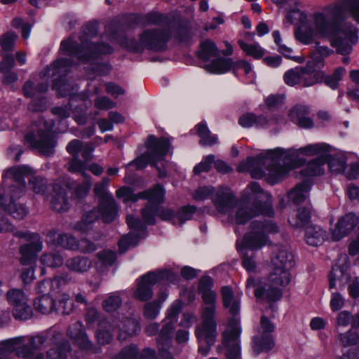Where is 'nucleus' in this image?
Wrapping results in <instances>:
<instances>
[{
  "label": "nucleus",
  "instance_id": "1",
  "mask_svg": "<svg viewBox=\"0 0 359 359\" xmlns=\"http://www.w3.org/2000/svg\"><path fill=\"white\" fill-rule=\"evenodd\" d=\"M98 33L97 22L86 24L79 36L80 43L75 38L62 40L60 43V53L61 56L56 59L48 68L46 75L53 79V88L61 97L69 96V107H56L52 109V112L60 119H65L70 115V108L73 107L75 100H85L88 97L86 94H76L77 86H72L65 77L69 69L76 65L75 60L79 62L89 63L92 71L97 75H104L109 72L108 65L97 62L99 56L102 54H110L113 48L107 43H98L94 38Z\"/></svg>",
  "mask_w": 359,
  "mask_h": 359
},
{
  "label": "nucleus",
  "instance_id": "2",
  "mask_svg": "<svg viewBox=\"0 0 359 359\" xmlns=\"http://www.w3.org/2000/svg\"><path fill=\"white\" fill-rule=\"evenodd\" d=\"M298 154L324 158L325 163H327L329 170L333 175L343 173L346 167V160L344 156L336 154L333 148L326 143H316L308 144L297 151L276 149L264 156H259L257 161L265 165L264 171L255 169L251 172L252 177H265L269 183L276 184L286 176L291 169L302 163L301 160H297Z\"/></svg>",
  "mask_w": 359,
  "mask_h": 359
},
{
  "label": "nucleus",
  "instance_id": "3",
  "mask_svg": "<svg viewBox=\"0 0 359 359\" xmlns=\"http://www.w3.org/2000/svg\"><path fill=\"white\" fill-rule=\"evenodd\" d=\"M33 170L27 165H19L6 170L3 175V187L0 188V207L17 219H24L29 213L28 208L20 201L25 194V177L32 175ZM13 231L6 218L0 217V232Z\"/></svg>",
  "mask_w": 359,
  "mask_h": 359
},
{
  "label": "nucleus",
  "instance_id": "4",
  "mask_svg": "<svg viewBox=\"0 0 359 359\" xmlns=\"http://www.w3.org/2000/svg\"><path fill=\"white\" fill-rule=\"evenodd\" d=\"M315 29L299 28L295 32L296 39L304 44L311 43L316 34L332 39L331 44L337 48L339 54L346 55L352 51V46L348 43L355 32L353 26L347 24L337 25L326 18L322 13L314 15Z\"/></svg>",
  "mask_w": 359,
  "mask_h": 359
},
{
  "label": "nucleus",
  "instance_id": "5",
  "mask_svg": "<svg viewBox=\"0 0 359 359\" xmlns=\"http://www.w3.org/2000/svg\"><path fill=\"white\" fill-rule=\"evenodd\" d=\"M69 280V276L66 273L39 283L36 291L41 295L34 302L36 310L43 314L54 311L62 315L70 314L74 309V304L69 295L63 292L64 285Z\"/></svg>",
  "mask_w": 359,
  "mask_h": 359
},
{
  "label": "nucleus",
  "instance_id": "6",
  "mask_svg": "<svg viewBox=\"0 0 359 359\" xmlns=\"http://www.w3.org/2000/svg\"><path fill=\"white\" fill-rule=\"evenodd\" d=\"M248 189L251 193H248V196L244 194L242 196L245 204L236 212V223L244 224L259 215L273 217L274 210L272 207L271 196L268 192L263 191L257 182L250 183Z\"/></svg>",
  "mask_w": 359,
  "mask_h": 359
},
{
  "label": "nucleus",
  "instance_id": "7",
  "mask_svg": "<svg viewBox=\"0 0 359 359\" xmlns=\"http://www.w3.org/2000/svg\"><path fill=\"white\" fill-rule=\"evenodd\" d=\"M53 331L46 335L19 336L0 342V359H8L10 354L15 352L24 359H43L40 348L48 340L55 337Z\"/></svg>",
  "mask_w": 359,
  "mask_h": 359
},
{
  "label": "nucleus",
  "instance_id": "8",
  "mask_svg": "<svg viewBox=\"0 0 359 359\" xmlns=\"http://www.w3.org/2000/svg\"><path fill=\"white\" fill-rule=\"evenodd\" d=\"M290 269H273L269 274V283H263L255 278H248L247 288L255 287V295L257 299L276 302L282 297L279 287H285L291 280Z\"/></svg>",
  "mask_w": 359,
  "mask_h": 359
},
{
  "label": "nucleus",
  "instance_id": "9",
  "mask_svg": "<svg viewBox=\"0 0 359 359\" xmlns=\"http://www.w3.org/2000/svg\"><path fill=\"white\" fill-rule=\"evenodd\" d=\"M67 128L66 123H62L61 128L54 129L52 121L48 122L41 119L32 126V130L25 135V139L30 147L38 149L43 155L49 156L53 154L56 145L53 133L65 132Z\"/></svg>",
  "mask_w": 359,
  "mask_h": 359
},
{
  "label": "nucleus",
  "instance_id": "10",
  "mask_svg": "<svg viewBox=\"0 0 359 359\" xmlns=\"http://www.w3.org/2000/svg\"><path fill=\"white\" fill-rule=\"evenodd\" d=\"M145 145L147 151L136 158V170L142 169L150 165L157 169L160 178L165 177L167 172L164 168V163L162 165V168L158 166L157 163L163 161L165 156L168 154L170 148L169 141L164 137L156 139L154 135H149Z\"/></svg>",
  "mask_w": 359,
  "mask_h": 359
},
{
  "label": "nucleus",
  "instance_id": "11",
  "mask_svg": "<svg viewBox=\"0 0 359 359\" xmlns=\"http://www.w3.org/2000/svg\"><path fill=\"white\" fill-rule=\"evenodd\" d=\"M251 230L243 238L245 248L257 250L266 245L269 241V234L278 233V225L271 219L254 220L250 224Z\"/></svg>",
  "mask_w": 359,
  "mask_h": 359
},
{
  "label": "nucleus",
  "instance_id": "12",
  "mask_svg": "<svg viewBox=\"0 0 359 359\" xmlns=\"http://www.w3.org/2000/svg\"><path fill=\"white\" fill-rule=\"evenodd\" d=\"M175 22H170L161 28L146 30L140 36V46L136 45V52L142 46L151 50L161 52L167 48V43L175 34Z\"/></svg>",
  "mask_w": 359,
  "mask_h": 359
},
{
  "label": "nucleus",
  "instance_id": "13",
  "mask_svg": "<svg viewBox=\"0 0 359 359\" xmlns=\"http://www.w3.org/2000/svg\"><path fill=\"white\" fill-rule=\"evenodd\" d=\"M109 179L102 178L94 187V193L100 198L99 212L104 222L114 221L118 215V208L112 194L109 191Z\"/></svg>",
  "mask_w": 359,
  "mask_h": 359
},
{
  "label": "nucleus",
  "instance_id": "14",
  "mask_svg": "<svg viewBox=\"0 0 359 359\" xmlns=\"http://www.w3.org/2000/svg\"><path fill=\"white\" fill-rule=\"evenodd\" d=\"M241 327L239 320L236 318L230 319L226 330L222 334V343L226 349L227 359H241Z\"/></svg>",
  "mask_w": 359,
  "mask_h": 359
},
{
  "label": "nucleus",
  "instance_id": "15",
  "mask_svg": "<svg viewBox=\"0 0 359 359\" xmlns=\"http://www.w3.org/2000/svg\"><path fill=\"white\" fill-rule=\"evenodd\" d=\"M8 304L12 307L13 316L16 320H26L29 319L33 311L28 304L27 294L20 289H10L6 294Z\"/></svg>",
  "mask_w": 359,
  "mask_h": 359
},
{
  "label": "nucleus",
  "instance_id": "16",
  "mask_svg": "<svg viewBox=\"0 0 359 359\" xmlns=\"http://www.w3.org/2000/svg\"><path fill=\"white\" fill-rule=\"evenodd\" d=\"M51 331L55 332V337L48 340L43 344L40 348V352L45 356L43 351V348L47 346L52 345L53 347L48 349L46 352V357L48 359H67L71 351V346L69 342L64 339L62 334L60 331L55 328H51L45 332L41 333L39 335H46Z\"/></svg>",
  "mask_w": 359,
  "mask_h": 359
},
{
  "label": "nucleus",
  "instance_id": "17",
  "mask_svg": "<svg viewBox=\"0 0 359 359\" xmlns=\"http://www.w3.org/2000/svg\"><path fill=\"white\" fill-rule=\"evenodd\" d=\"M15 235L24 238L29 242L20 248L21 255L20 262L23 265H30L35 259L36 254L43 248V243L39 234L28 231H17Z\"/></svg>",
  "mask_w": 359,
  "mask_h": 359
},
{
  "label": "nucleus",
  "instance_id": "18",
  "mask_svg": "<svg viewBox=\"0 0 359 359\" xmlns=\"http://www.w3.org/2000/svg\"><path fill=\"white\" fill-rule=\"evenodd\" d=\"M274 330L273 325L265 316H262L260 322L259 333L253 338L252 351L255 355L271 350L273 346L271 332Z\"/></svg>",
  "mask_w": 359,
  "mask_h": 359
},
{
  "label": "nucleus",
  "instance_id": "19",
  "mask_svg": "<svg viewBox=\"0 0 359 359\" xmlns=\"http://www.w3.org/2000/svg\"><path fill=\"white\" fill-rule=\"evenodd\" d=\"M48 86L46 82L39 83L37 86L34 85L31 81H27L25 83L23 86V93L25 96L33 98L29 104V109L30 110L39 111L46 109L47 101L40 93L46 91Z\"/></svg>",
  "mask_w": 359,
  "mask_h": 359
},
{
  "label": "nucleus",
  "instance_id": "20",
  "mask_svg": "<svg viewBox=\"0 0 359 359\" xmlns=\"http://www.w3.org/2000/svg\"><path fill=\"white\" fill-rule=\"evenodd\" d=\"M66 187L65 179H58L53 183L51 192L46 196L51 208L55 211L63 212L69 208Z\"/></svg>",
  "mask_w": 359,
  "mask_h": 359
},
{
  "label": "nucleus",
  "instance_id": "21",
  "mask_svg": "<svg viewBox=\"0 0 359 359\" xmlns=\"http://www.w3.org/2000/svg\"><path fill=\"white\" fill-rule=\"evenodd\" d=\"M202 323L195 330L199 344L212 346L217 337V323L215 316L201 315Z\"/></svg>",
  "mask_w": 359,
  "mask_h": 359
},
{
  "label": "nucleus",
  "instance_id": "22",
  "mask_svg": "<svg viewBox=\"0 0 359 359\" xmlns=\"http://www.w3.org/2000/svg\"><path fill=\"white\" fill-rule=\"evenodd\" d=\"M324 66L321 59L316 62L314 60L308 61L306 66L300 67L301 85L304 87L312 86L320 83L323 79V72L316 69Z\"/></svg>",
  "mask_w": 359,
  "mask_h": 359
},
{
  "label": "nucleus",
  "instance_id": "23",
  "mask_svg": "<svg viewBox=\"0 0 359 359\" xmlns=\"http://www.w3.org/2000/svg\"><path fill=\"white\" fill-rule=\"evenodd\" d=\"M163 276V272H149L142 276L136 289V299L141 301H147L151 299L153 296L152 286Z\"/></svg>",
  "mask_w": 359,
  "mask_h": 359
},
{
  "label": "nucleus",
  "instance_id": "24",
  "mask_svg": "<svg viewBox=\"0 0 359 359\" xmlns=\"http://www.w3.org/2000/svg\"><path fill=\"white\" fill-rule=\"evenodd\" d=\"M271 263L273 269H291L294 266L292 253L286 246H276L273 251Z\"/></svg>",
  "mask_w": 359,
  "mask_h": 359
},
{
  "label": "nucleus",
  "instance_id": "25",
  "mask_svg": "<svg viewBox=\"0 0 359 359\" xmlns=\"http://www.w3.org/2000/svg\"><path fill=\"white\" fill-rule=\"evenodd\" d=\"M234 198V195L229 189L221 187L215 190L211 199L215 208L219 212L226 213L233 208Z\"/></svg>",
  "mask_w": 359,
  "mask_h": 359
},
{
  "label": "nucleus",
  "instance_id": "26",
  "mask_svg": "<svg viewBox=\"0 0 359 359\" xmlns=\"http://www.w3.org/2000/svg\"><path fill=\"white\" fill-rule=\"evenodd\" d=\"M172 331L173 325L171 323L166 324L162 327L157 339L158 359H174L172 354L168 351L171 346V334Z\"/></svg>",
  "mask_w": 359,
  "mask_h": 359
},
{
  "label": "nucleus",
  "instance_id": "27",
  "mask_svg": "<svg viewBox=\"0 0 359 359\" xmlns=\"http://www.w3.org/2000/svg\"><path fill=\"white\" fill-rule=\"evenodd\" d=\"M358 222L359 219L355 214H346L338 220L336 226L332 231V239L337 241L344 236L348 235L356 226Z\"/></svg>",
  "mask_w": 359,
  "mask_h": 359
},
{
  "label": "nucleus",
  "instance_id": "28",
  "mask_svg": "<svg viewBox=\"0 0 359 359\" xmlns=\"http://www.w3.org/2000/svg\"><path fill=\"white\" fill-rule=\"evenodd\" d=\"M47 238L49 243L72 250H77L79 246V241L74 236L56 230L50 231Z\"/></svg>",
  "mask_w": 359,
  "mask_h": 359
},
{
  "label": "nucleus",
  "instance_id": "29",
  "mask_svg": "<svg viewBox=\"0 0 359 359\" xmlns=\"http://www.w3.org/2000/svg\"><path fill=\"white\" fill-rule=\"evenodd\" d=\"M67 334L81 349L90 350L93 347V344L89 340L83 325L80 322L76 321L69 325Z\"/></svg>",
  "mask_w": 359,
  "mask_h": 359
},
{
  "label": "nucleus",
  "instance_id": "30",
  "mask_svg": "<svg viewBox=\"0 0 359 359\" xmlns=\"http://www.w3.org/2000/svg\"><path fill=\"white\" fill-rule=\"evenodd\" d=\"M309 107L305 105H297L290 111L289 116L292 121L301 128H311L313 126V121L309 116Z\"/></svg>",
  "mask_w": 359,
  "mask_h": 359
},
{
  "label": "nucleus",
  "instance_id": "31",
  "mask_svg": "<svg viewBox=\"0 0 359 359\" xmlns=\"http://www.w3.org/2000/svg\"><path fill=\"white\" fill-rule=\"evenodd\" d=\"M274 119H268L263 115L256 116L252 113L243 114L239 118V124L243 128H266Z\"/></svg>",
  "mask_w": 359,
  "mask_h": 359
},
{
  "label": "nucleus",
  "instance_id": "32",
  "mask_svg": "<svg viewBox=\"0 0 359 359\" xmlns=\"http://www.w3.org/2000/svg\"><path fill=\"white\" fill-rule=\"evenodd\" d=\"M224 306L229 309V313L236 316L240 311V298L234 295L232 290L228 286H224L221 290Z\"/></svg>",
  "mask_w": 359,
  "mask_h": 359
},
{
  "label": "nucleus",
  "instance_id": "33",
  "mask_svg": "<svg viewBox=\"0 0 359 359\" xmlns=\"http://www.w3.org/2000/svg\"><path fill=\"white\" fill-rule=\"evenodd\" d=\"M326 238L327 233L321 226L311 224L306 227L305 241L309 245H320L324 242Z\"/></svg>",
  "mask_w": 359,
  "mask_h": 359
},
{
  "label": "nucleus",
  "instance_id": "34",
  "mask_svg": "<svg viewBox=\"0 0 359 359\" xmlns=\"http://www.w3.org/2000/svg\"><path fill=\"white\" fill-rule=\"evenodd\" d=\"M165 189L159 184H156L153 189L148 191H142L136 194V200L137 198H144L148 200V205H156L164 201Z\"/></svg>",
  "mask_w": 359,
  "mask_h": 359
},
{
  "label": "nucleus",
  "instance_id": "35",
  "mask_svg": "<svg viewBox=\"0 0 359 359\" xmlns=\"http://www.w3.org/2000/svg\"><path fill=\"white\" fill-rule=\"evenodd\" d=\"M65 266L71 271L83 273L91 268L92 262L86 257L76 256L69 258L65 262Z\"/></svg>",
  "mask_w": 359,
  "mask_h": 359
},
{
  "label": "nucleus",
  "instance_id": "36",
  "mask_svg": "<svg viewBox=\"0 0 359 359\" xmlns=\"http://www.w3.org/2000/svg\"><path fill=\"white\" fill-rule=\"evenodd\" d=\"M233 67V62L231 58L219 57L205 65L204 69L211 74H222L228 72Z\"/></svg>",
  "mask_w": 359,
  "mask_h": 359
},
{
  "label": "nucleus",
  "instance_id": "37",
  "mask_svg": "<svg viewBox=\"0 0 359 359\" xmlns=\"http://www.w3.org/2000/svg\"><path fill=\"white\" fill-rule=\"evenodd\" d=\"M310 187V184L306 181L297 184L288 193V200L292 201L295 205H299L307 198Z\"/></svg>",
  "mask_w": 359,
  "mask_h": 359
},
{
  "label": "nucleus",
  "instance_id": "38",
  "mask_svg": "<svg viewBox=\"0 0 359 359\" xmlns=\"http://www.w3.org/2000/svg\"><path fill=\"white\" fill-rule=\"evenodd\" d=\"M98 217H101L102 219V217L99 212V207L97 208V210H93L84 214L81 220L75 224L73 229L82 233L86 232L91 229V224Z\"/></svg>",
  "mask_w": 359,
  "mask_h": 359
},
{
  "label": "nucleus",
  "instance_id": "39",
  "mask_svg": "<svg viewBox=\"0 0 359 359\" xmlns=\"http://www.w3.org/2000/svg\"><path fill=\"white\" fill-rule=\"evenodd\" d=\"M325 164L324 158L317 156L316 159L310 161L304 168L301 170V174L305 177L323 175L325 173Z\"/></svg>",
  "mask_w": 359,
  "mask_h": 359
},
{
  "label": "nucleus",
  "instance_id": "40",
  "mask_svg": "<svg viewBox=\"0 0 359 359\" xmlns=\"http://www.w3.org/2000/svg\"><path fill=\"white\" fill-rule=\"evenodd\" d=\"M310 219V210L306 208H300L295 214L289 217L288 222L292 227L301 228L308 224Z\"/></svg>",
  "mask_w": 359,
  "mask_h": 359
},
{
  "label": "nucleus",
  "instance_id": "41",
  "mask_svg": "<svg viewBox=\"0 0 359 359\" xmlns=\"http://www.w3.org/2000/svg\"><path fill=\"white\" fill-rule=\"evenodd\" d=\"M121 292H114L106 296L102 302V309L107 313L116 311L122 305Z\"/></svg>",
  "mask_w": 359,
  "mask_h": 359
},
{
  "label": "nucleus",
  "instance_id": "42",
  "mask_svg": "<svg viewBox=\"0 0 359 359\" xmlns=\"http://www.w3.org/2000/svg\"><path fill=\"white\" fill-rule=\"evenodd\" d=\"M201 294L203 298L201 315L215 316L216 293L211 291Z\"/></svg>",
  "mask_w": 359,
  "mask_h": 359
},
{
  "label": "nucleus",
  "instance_id": "43",
  "mask_svg": "<svg viewBox=\"0 0 359 359\" xmlns=\"http://www.w3.org/2000/svg\"><path fill=\"white\" fill-rule=\"evenodd\" d=\"M166 299V295H163L159 298L158 300H155L144 305V316L147 319H154L159 313L161 304Z\"/></svg>",
  "mask_w": 359,
  "mask_h": 359
},
{
  "label": "nucleus",
  "instance_id": "44",
  "mask_svg": "<svg viewBox=\"0 0 359 359\" xmlns=\"http://www.w3.org/2000/svg\"><path fill=\"white\" fill-rule=\"evenodd\" d=\"M218 49L215 43L210 40L203 42L201 45V50L199 52V57L203 60H208L217 55Z\"/></svg>",
  "mask_w": 359,
  "mask_h": 359
},
{
  "label": "nucleus",
  "instance_id": "45",
  "mask_svg": "<svg viewBox=\"0 0 359 359\" xmlns=\"http://www.w3.org/2000/svg\"><path fill=\"white\" fill-rule=\"evenodd\" d=\"M346 69L343 67H338L335 69L334 73L331 75L325 76L323 74V79L325 83L332 89H337L339 86V81L342 79Z\"/></svg>",
  "mask_w": 359,
  "mask_h": 359
},
{
  "label": "nucleus",
  "instance_id": "46",
  "mask_svg": "<svg viewBox=\"0 0 359 359\" xmlns=\"http://www.w3.org/2000/svg\"><path fill=\"white\" fill-rule=\"evenodd\" d=\"M337 9L349 12L355 20L359 22V0H344L342 4L337 6Z\"/></svg>",
  "mask_w": 359,
  "mask_h": 359
},
{
  "label": "nucleus",
  "instance_id": "47",
  "mask_svg": "<svg viewBox=\"0 0 359 359\" xmlns=\"http://www.w3.org/2000/svg\"><path fill=\"white\" fill-rule=\"evenodd\" d=\"M40 260L44 266L53 268L59 267L64 263L62 257L57 253H45L41 255Z\"/></svg>",
  "mask_w": 359,
  "mask_h": 359
},
{
  "label": "nucleus",
  "instance_id": "48",
  "mask_svg": "<svg viewBox=\"0 0 359 359\" xmlns=\"http://www.w3.org/2000/svg\"><path fill=\"white\" fill-rule=\"evenodd\" d=\"M87 163L82 161L79 156L73 157L67 164V169L73 173H79L86 177Z\"/></svg>",
  "mask_w": 359,
  "mask_h": 359
},
{
  "label": "nucleus",
  "instance_id": "49",
  "mask_svg": "<svg viewBox=\"0 0 359 359\" xmlns=\"http://www.w3.org/2000/svg\"><path fill=\"white\" fill-rule=\"evenodd\" d=\"M238 44L241 48L246 53L247 55L252 56L255 59H259L264 55V50L259 44H248L243 41H239Z\"/></svg>",
  "mask_w": 359,
  "mask_h": 359
},
{
  "label": "nucleus",
  "instance_id": "50",
  "mask_svg": "<svg viewBox=\"0 0 359 359\" xmlns=\"http://www.w3.org/2000/svg\"><path fill=\"white\" fill-rule=\"evenodd\" d=\"M29 185L36 194L43 195L47 190V181L41 176H32L29 180Z\"/></svg>",
  "mask_w": 359,
  "mask_h": 359
},
{
  "label": "nucleus",
  "instance_id": "51",
  "mask_svg": "<svg viewBox=\"0 0 359 359\" xmlns=\"http://www.w3.org/2000/svg\"><path fill=\"white\" fill-rule=\"evenodd\" d=\"M65 186H67L66 189L67 188L74 189V192L78 197H83L89 191L91 182L88 180H86L82 184L76 186L74 182L70 183L65 180Z\"/></svg>",
  "mask_w": 359,
  "mask_h": 359
},
{
  "label": "nucleus",
  "instance_id": "52",
  "mask_svg": "<svg viewBox=\"0 0 359 359\" xmlns=\"http://www.w3.org/2000/svg\"><path fill=\"white\" fill-rule=\"evenodd\" d=\"M300 67H296L287 71L284 74V81L286 84L293 86L297 84L301 85Z\"/></svg>",
  "mask_w": 359,
  "mask_h": 359
},
{
  "label": "nucleus",
  "instance_id": "53",
  "mask_svg": "<svg viewBox=\"0 0 359 359\" xmlns=\"http://www.w3.org/2000/svg\"><path fill=\"white\" fill-rule=\"evenodd\" d=\"M99 261L104 266H111L116 259V252L111 250H104L96 255Z\"/></svg>",
  "mask_w": 359,
  "mask_h": 359
},
{
  "label": "nucleus",
  "instance_id": "54",
  "mask_svg": "<svg viewBox=\"0 0 359 359\" xmlns=\"http://www.w3.org/2000/svg\"><path fill=\"white\" fill-rule=\"evenodd\" d=\"M196 210V208L193 205H187L182 208L176 215V219L180 224H184L186 221L192 218Z\"/></svg>",
  "mask_w": 359,
  "mask_h": 359
},
{
  "label": "nucleus",
  "instance_id": "55",
  "mask_svg": "<svg viewBox=\"0 0 359 359\" xmlns=\"http://www.w3.org/2000/svg\"><path fill=\"white\" fill-rule=\"evenodd\" d=\"M157 205H147L142 210V219L148 224H155Z\"/></svg>",
  "mask_w": 359,
  "mask_h": 359
},
{
  "label": "nucleus",
  "instance_id": "56",
  "mask_svg": "<svg viewBox=\"0 0 359 359\" xmlns=\"http://www.w3.org/2000/svg\"><path fill=\"white\" fill-rule=\"evenodd\" d=\"M215 156L212 154L204 157L202 161L194 167V173L198 175L202 172H208L215 161Z\"/></svg>",
  "mask_w": 359,
  "mask_h": 359
},
{
  "label": "nucleus",
  "instance_id": "57",
  "mask_svg": "<svg viewBox=\"0 0 359 359\" xmlns=\"http://www.w3.org/2000/svg\"><path fill=\"white\" fill-rule=\"evenodd\" d=\"M116 196L122 198L126 204L135 202V194L133 190L128 187H123L116 191Z\"/></svg>",
  "mask_w": 359,
  "mask_h": 359
},
{
  "label": "nucleus",
  "instance_id": "58",
  "mask_svg": "<svg viewBox=\"0 0 359 359\" xmlns=\"http://www.w3.org/2000/svg\"><path fill=\"white\" fill-rule=\"evenodd\" d=\"M339 340L344 346L356 345L359 341V337L356 332L348 331L339 334Z\"/></svg>",
  "mask_w": 359,
  "mask_h": 359
},
{
  "label": "nucleus",
  "instance_id": "59",
  "mask_svg": "<svg viewBox=\"0 0 359 359\" xmlns=\"http://www.w3.org/2000/svg\"><path fill=\"white\" fill-rule=\"evenodd\" d=\"M17 38V34L12 32H8L4 35L0 40V44L3 50L6 51L11 50L13 48Z\"/></svg>",
  "mask_w": 359,
  "mask_h": 359
},
{
  "label": "nucleus",
  "instance_id": "60",
  "mask_svg": "<svg viewBox=\"0 0 359 359\" xmlns=\"http://www.w3.org/2000/svg\"><path fill=\"white\" fill-rule=\"evenodd\" d=\"M94 106L100 110H109L115 107V102L106 96H98L94 100Z\"/></svg>",
  "mask_w": 359,
  "mask_h": 359
},
{
  "label": "nucleus",
  "instance_id": "61",
  "mask_svg": "<svg viewBox=\"0 0 359 359\" xmlns=\"http://www.w3.org/2000/svg\"><path fill=\"white\" fill-rule=\"evenodd\" d=\"M215 192V189L212 187H202L195 191L193 197L195 200L203 201L208 198L210 196L212 197Z\"/></svg>",
  "mask_w": 359,
  "mask_h": 359
},
{
  "label": "nucleus",
  "instance_id": "62",
  "mask_svg": "<svg viewBox=\"0 0 359 359\" xmlns=\"http://www.w3.org/2000/svg\"><path fill=\"white\" fill-rule=\"evenodd\" d=\"M13 27L15 28L21 27L22 36L24 39H27L29 37L32 26L29 23H24L20 18H16L12 21Z\"/></svg>",
  "mask_w": 359,
  "mask_h": 359
},
{
  "label": "nucleus",
  "instance_id": "63",
  "mask_svg": "<svg viewBox=\"0 0 359 359\" xmlns=\"http://www.w3.org/2000/svg\"><path fill=\"white\" fill-rule=\"evenodd\" d=\"M79 246L77 250H79L83 253L92 252L97 249V244L87 238H82L80 241H79Z\"/></svg>",
  "mask_w": 359,
  "mask_h": 359
},
{
  "label": "nucleus",
  "instance_id": "64",
  "mask_svg": "<svg viewBox=\"0 0 359 359\" xmlns=\"http://www.w3.org/2000/svg\"><path fill=\"white\" fill-rule=\"evenodd\" d=\"M114 359H135V347L130 345L123 348Z\"/></svg>",
  "mask_w": 359,
  "mask_h": 359
}]
</instances>
